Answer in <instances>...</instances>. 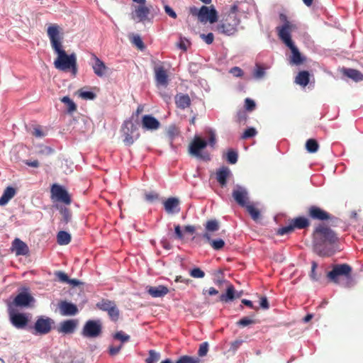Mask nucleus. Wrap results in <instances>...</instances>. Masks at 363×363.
Returning <instances> with one entry per match:
<instances>
[{"instance_id":"1","label":"nucleus","mask_w":363,"mask_h":363,"mask_svg":"<svg viewBox=\"0 0 363 363\" xmlns=\"http://www.w3.org/2000/svg\"><path fill=\"white\" fill-rule=\"evenodd\" d=\"M60 30V27L57 24H52L47 29L51 47L57 55V57L54 62L55 67L62 71L71 69L72 73L76 74L77 72L76 55L74 53L67 55L62 48L63 36Z\"/></svg>"},{"instance_id":"2","label":"nucleus","mask_w":363,"mask_h":363,"mask_svg":"<svg viewBox=\"0 0 363 363\" xmlns=\"http://www.w3.org/2000/svg\"><path fill=\"white\" fill-rule=\"evenodd\" d=\"M313 242L315 251L320 256H325L323 246L325 244H333L337 240L335 233L329 227L319 224L314 230L313 233Z\"/></svg>"},{"instance_id":"3","label":"nucleus","mask_w":363,"mask_h":363,"mask_svg":"<svg viewBox=\"0 0 363 363\" xmlns=\"http://www.w3.org/2000/svg\"><path fill=\"white\" fill-rule=\"evenodd\" d=\"M238 6L233 4L228 13L225 15L223 20L216 27L218 33L230 36L238 31L240 24V18L238 16Z\"/></svg>"},{"instance_id":"4","label":"nucleus","mask_w":363,"mask_h":363,"mask_svg":"<svg viewBox=\"0 0 363 363\" xmlns=\"http://www.w3.org/2000/svg\"><path fill=\"white\" fill-rule=\"evenodd\" d=\"M352 267L347 264H335L331 271L327 274L328 280L334 284H340V278L351 279Z\"/></svg>"},{"instance_id":"5","label":"nucleus","mask_w":363,"mask_h":363,"mask_svg":"<svg viewBox=\"0 0 363 363\" xmlns=\"http://www.w3.org/2000/svg\"><path fill=\"white\" fill-rule=\"evenodd\" d=\"M123 141L125 145L130 146L139 138L140 133L135 125L130 120L125 121L121 127Z\"/></svg>"},{"instance_id":"6","label":"nucleus","mask_w":363,"mask_h":363,"mask_svg":"<svg viewBox=\"0 0 363 363\" xmlns=\"http://www.w3.org/2000/svg\"><path fill=\"white\" fill-rule=\"evenodd\" d=\"M310 220L304 216H298L291 220L289 224L284 226L277 230V234L283 235L289 234L294 231L295 229H305L310 226Z\"/></svg>"},{"instance_id":"7","label":"nucleus","mask_w":363,"mask_h":363,"mask_svg":"<svg viewBox=\"0 0 363 363\" xmlns=\"http://www.w3.org/2000/svg\"><path fill=\"white\" fill-rule=\"evenodd\" d=\"M190 11L191 14L198 16L201 22L209 21L211 23H213L218 21V13L213 6H202L199 11L194 7L191 8Z\"/></svg>"},{"instance_id":"8","label":"nucleus","mask_w":363,"mask_h":363,"mask_svg":"<svg viewBox=\"0 0 363 363\" xmlns=\"http://www.w3.org/2000/svg\"><path fill=\"white\" fill-rule=\"evenodd\" d=\"M82 335L86 338H96L102 334V324L100 320H87L82 330Z\"/></svg>"},{"instance_id":"9","label":"nucleus","mask_w":363,"mask_h":363,"mask_svg":"<svg viewBox=\"0 0 363 363\" xmlns=\"http://www.w3.org/2000/svg\"><path fill=\"white\" fill-rule=\"evenodd\" d=\"M296 29V25H282L276 28L279 38L287 46L294 44L291 40V33Z\"/></svg>"},{"instance_id":"10","label":"nucleus","mask_w":363,"mask_h":363,"mask_svg":"<svg viewBox=\"0 0 363 363\" xmlns=\"http://www.w3.org/2000/svg\"><path fill=\"white\" fill-rule=\"evenodd\" d=\"M27 291L28 289H25V291L20 292L13 301L8 304V307L11 306L12 308H15V307H28L30 303L35 301V299Z\"/></svg>"},{"instance_id":"11","label":"nucleus","mask_w":363,"mask_h":363,"mask_svg":"<svg viewBox=\"0 0 363 363\" xmlns=\"http://www.w3.org/2000/svg\"><path fill=\"white\" fill-rule=\"evenodd\" d=\"M8 313L9 315L11 323L16 328H24L27 325L28 323V319L26 314L16 313L15 308H12L11 306L8 307Z\"/></svg>"},{"instance_id":"12","label":"nucleus","mask_w":363,"mask_h":363,"mask_svg":"<svg viewBox=\"0 0 363 363\" xmlns=\"http://www.w3.org/2000/svg\"><path fill=\"white\" fill-rule=\"evenodd\" d=\"M207 145L208 143L206 140H203L199 136H195L189 145V152L192 155H194L197 157H200L203 160H209L208 155L206 156H203L201 154V150L204 149Z\"/></svg>"},{"instance_id":"13","label":"nucleus","mask_w":363,"mask_h":363,"mask_svg":"<svg viewBox=\"0 0 363 363\" xmlns=\"http://www.w3.org/2000/svg\"><path fill=\"white\" fill-rule=\"evenodd\" d=\"M51 195L52 198H55L57 201L62 202L67 205L71 203L72 200L69 194L62 186L59 184H54L51 186L50 189Z\"/></svg>"},{"instance_id":"14","label":"nucleus","mask_w":363,"mask_h":363,"mask_svg":"<svg viewBox=\"0 0 363 363\" xmlns=\"http://www.w3.org/2000/svg\"><path fill=\"white\" fill-rule=\"evenodd\" d=\"M53 320L43 316L39 317L34 325V334L45 335L50 332Z\"/></svg>"},{"instance_id":"15","label":"nucleus","mask_w":363,"mask_h":363,"mask_svg":"<svg viewBox=\"0 0 363 363\" xmlns=\"http://www.w3.org/2000/svg\"><path fill=\"white\" fill-rule=\"evenodd\" d=\"M307 214L313 220L325 221L332 218V216L325 210L317 206H311L308 208Z\"/></svg>"},{"instance_id":"16","label":"nucleus","mask_w":363,"mask_h":363,"mask_svg":"<svg viewBox=\"0 0 363 363\" xmlns=\"http://www.w3.org/2000/svg\"><path fill=\"white\" fill-rule=\"evenodd\" d=\"M232 196L236 203L242 207H245L249 203L248 192L245 188L241 186H235L233 190Z\"/></svg>"},{"instance_id":"17","label":"nucleus","mask_w":363,"mask_h":363,"mask_svg":"<svg viewBox=\"0 0 363 363\" xmlns=\"http://www.w3.org/2000/svg\"><path fill=\"white\" fill-rule=\"evenodd\" d=\"M242 291H237L234 286L230 282L227 281L226 292L222 294L219 296V301L223 303H228L233 301L235 298H239L242 296Z\"/></svg>"},{"instance_id":"18","label":"nucleus","mask_w":363,"mask_h":363,"mask_svg":"<svg viewBox=\"0 0 363 363\" xmlns=\"http://www.w3.org/2000/svg\"><path fill=\"white\" fill-rule=\"evenodd\" d=\"M174 69L171 67V66L166 63L162 62L160 63V86H167L170 78L173 76Z\"/></svg>"},{"instance_id":"19","label":"nucleus","mask_w":363,"mask_h":363,"mask_svg":"<svg viewBox=\"0 0 363 363\" xmlns=\"http://www.w3.org/2000/svg\"><path fill=\"white\" fill-rule=\"evenodd\" d=\"M91 60L92 61L91 65L94 74L99 77H104L108 69L105 63L93 53L91 54Z\"/></svg>"},{"instance_id":"20","label":"nucleus","mask_w":363,"mask_h":363,"mask_svg":"<svg viewBox=\"0 0 363 363\" xmlns=\"http://www.w3.org/2000/svg\"><path fill=\"white\" fill-rule=\"evenodd\" d=\"M60 313L63 316H72L78 313L77 306L67 301H61L58 303Z\"/></svg>"},{"instance_id":"21","label":"nucleus","mask_w":363,"mask_h":363,"mask_svg":"<svg viewBox=\"0 0 363 363\" xmlns=\"http://www.w3.org/2000/svg\"><path fill=\"white\" fill-rule=\"evenodd\" d=\"M77 325V319L66 320L60 323L57 331L63 334H72L75 331Z\"/></svg>"},{"instance_id":"22","label":"nucleus","mask_w":363,"mask_h":363,"mask_svg":"<svg viewBox=\"0 0 363 363\" xmlns=\"http://www.w3.org/2000/svg\"><path fill=\"white\" fill-rule=\"evenodd\" d=\"M11 250L16 256L26 255L29 252V248L26 243L19 238H15L11 244Z\"/></svg>"},{"instance_id":"23","label":"nucleus","mask_w":363,"mask_h":363,"mask_svg":"<svg viewBox=\"0 0 363 363\" xmlns=\"http://www.w3.org/2000/svg\"><path fill=\"white\" fill-rule=\"evenodd\" d=\"M150 9L144 5H140L132 13V18L138 22H143L147 19Z\"/></svg>"},{"instance_id":"24","label":"nucleus","mask_w":363,"mask_h":363,"mask_svg":"<svg viewBox=\"0 0 363 363\" xmlns=\"http://www.w3.org/2000/svg\"><path fill=\"white\" fill-rule=\"evenodd\" d=\"M231 175V172L228 167L223 166L217 169L216 177L221 187L227 185V179Z\"/></svg>"},{"instance_id":"25","label":"nucleus","mask_w":363,"mask_h":363,"mask_svg":"<svg viewBox=\"0 0 363 363\" xmlns=\"http://www.w3.org/2000/svg\"><path fill=\"white\" fill-rule=\"evenodd\" d=\"M164 208L169 214H173L179 211V201L175 197H170L163 202Z\"/></svg>"},{"instance_id":"26","label":"nucleus","mask_w":363,"mask_h":363,"mask_svg":"<svg viewBox=\"0 0 363 363\" xmlns=\"http://www.w3.org/2000/svg\"><path fill=\"white\" fill-rule=\"evenodd\" d=\"M141 126L144 130H157L159 127V121L150 115L143 116Z\"/></svg>"},{"instance_id":"27","label":"nucleus","mask_w":363,"mask_h":363,"mask_svg":"<svg viewBox=\"0 0 363 363\" xmlns=\"http://www.w3.org/2000/svg\"><path fill=\"white\" fill-rule=\"evenodd\" d=\"M175 103L178 108L185 109L190 106L191 99L188 94H180L175 96Z\"/></svg>"},{"instance_id":"28","label":"nucleus","mask_w":363,"mask_h":363,"mask_svg":"<svg viewBox=\"0 0 363 363\" xmlns=\"http://www.w3.org/2000/svg\"><path fill=\"white\" fill-rule=\"evenodd\" d=\"M288 48L291 50L292 53L291 62L296 65H299L302 64L304 62L305 58L301 56L300 52L298 51V48L295 46V45L293 44L291 45V46L290 45Z\"/></svg>"},{"instance_id":"29","label":"nucleus","mask_w":363,"mask_h":363,"mask_svg":"<svg viewBox=\"0 0 363 363\" xmlns=\"http://www.w3.org/2000/svg\"><path fill=\"white\" fill-rule=\"evenodd\" d=\"M16 191L12 186L6 187L0 198V206L6 205L16 194Z\"/></svg>"},{"instance_id":"30","label":"nucleus","mask_w":363,"mask_h":363,"mask_svg":"<svg viewBox=\"0 0 363 363\" xmlns=\"http://www.w3.org/2000/svg\"><path fill=\"white\" fill-rule=\"evenodd\" d=\"M342 73L346 77L353 79L354 82L363 81V74L355 69H344Z\"/></svg>"},{"instance_id":"31","label":"nucleus","mask_w":363,"mask_h":363,"mask_svg":"<svg viewBox=\"0 0 363 363\" xmlns=\"http://www.w3.org/2000/svg\"><path fill=\"white\" fill-rule=\"evenodd\" d=\"M310 81V74L308 71H301L295 78V82L302 86H306Z\"/></svg>"},{"instance_id":"32","label":"nucleus","mask_w":363,"mask_h":363,"mask_svg":"<svg viewBox=\"0 0 363 363\" xmlns=\"http://www.w3.org/2000/svg\"><path fill=\"white\" fill-rule=\"evenodd\" d=\"M203 238L210 242L211 247L216 250L222 249L225 245V242L222 239L211 240L208 232L203 233Z\"/></svg>"},{"instance_id":"33","label":"nucleus","mask_w":363,"mask_h":363,"mask_svg":"<svg viewBox=\"0 0 363 363\" xmlns=\"http://www.w3.org/2000/svg\"><path fill=\"white\" fill-rule=\"evenodd\" d=\"M245 208H246L248 213L250 215L251 218L255 221H257L260 218V217H261L260 211L258 208L255 207V206L253 204L248 203L245 206Z\"/></svg>"},{"instance_id":"34","label":"nucleus","mask_w":363,"mask_h":363,"mask_svg":"<svg viewBox=\"0 0 363 363\" xmlns=\"http://www.w3.org/2000/svg\"><path fill=\"white\" fill-rule=\"evenodd\" d=\"M57 240L59 245H65L70 242L71 235L67 232L61 230L57 233Z\"/></svg>"},{"instance_id":"35","label":"nucleus","mask_w":363,"mask_h":363,"mask_svg":"<svg viewBox=\"0 0 363 363\" xmlns=\"http://www.w3.org/2000/svg\"><path fill=\"white\" fill-rule=\"evenodd\" d=\"M179 134V128L175 125H169L165 131V137L168 140L172 141Z\"/></svg>"},{"instance_id":"36","label":"nucleus","mask_w":363,"mask_h":363,"mask_svg":"<svg viewBox=\"0 0 363 363\" xmlns=\"http://www.w3.org/2000/svg\"><path fill=\"white\" fill-rule=\"evenodd\" d=\"M129 39L133 45L137 47L140 50H143L145 48V45L140 38V36L138 34H131L129 36Z\"/></svg>"},{"instance_id":"37","label":"nucleus","mask_w":363,"mask_h":363,"mask_svg":"<svg viewBox=\"0 0 363 363\" xmlns=\"http://www.w3.org/2000/svg\"><path fill=\"white\" fill-rule=\"evenodd\" d=\"M116 303L114 301L108 300V299H102L100 302L96 303V306L101 311H108L111 308L114 306Z\"/></svg>"},{"instance_id":"38","label":"nucleus","mask_w":363,"mask_h":363,"mask_svg":"<svg viewBox=\"0 0 363 363\" xmlns=\"http://www.w3.org/2000/svg\"><path fill=\"white\" fill-rule=\"evenodd\" d=\"M306 148L308 152H316L319 148L318 143L315 139H308L306 143Z\"/></svg>"},{"instance_id":"39","label":"nucleus","mask_w":363,"mask_h":363,"mask_svg":"<svg viewBox=\"0 0 363 363\" xmlns=\"http://www.w3.org/2000/svg\"><path fill=\"white\" fill-rule=\"evenodd\" d=\"M61 101L66 104L67 109L69 113H72L76 111L77 106L74 102L69 99V96L62 97Z\"/></svg>"},{"instance_id":"40","label":"nucleus","mask_w":363,"mask_h":363,"mask_svg":"<svg viewBox=\"0 0 363 363\" xmlns=\"http://www.w3.org/2000/svg\"><path fill=\"white\" fill-rule=\"evenodd\" d=\"M176 363H200L199 357L184 355L180 357Z\"/></svg>"},{"instance_id":"41","label":"nucleus","mask_w":363,"mask_h":363,"mask_svg":"<svg viewBox=\"0 0 363 363\" xmlns=\"http://www.w3.org/2000/svg\"><path fill=\"white\" fill-rule=\"evenodd\" d=\"M190 41L186 38L182 37L181 35H179V40L177 43L176 45L178 48L181 49L183 51H186L188 48L190 46Z\"/></svg>"},{"instance_id":"42","label":"nucleus","mask_w":363,"mask_h":363,"mask_svg":"<svg viewBox=\"0 0 363 363\" xmlns=\"http://www.w3.org/2000/svg\"><path fill=\"white\" fill-rule=\"evenodd\" d=\"M318 268V264L316 262L313 261L311 262V270L309 274L311 279L313 281H318L320 277V274H318L316 269Z\"/></svg>"},{"instance_id":"43","label":"nucleus","mask_w":363,"mask_h":363,"mask_svg":"<svg viewBox=\"0 0 363 363\" xmlns=\"http://www.w3.org/2000/svg\"><path fill=\"white\" fill-rule=\"evenodd\" d=\"M205 228L208 232H215L219 229V223L215 219L209 220L206 222Z\"/></svg>"},{"instance_id":"44","label":"nucleus","mask_w":363,"mask_h":363,"mask_svg":"<svg viewBox=\"0 0 363 363\" xmlns=\"http://www.w3.org/2000/svg\"><path fill=\"white\" fill-rule=\"evenodd\" d=\"M107 313L111 320L116 322L118 320L120 311L117 308L116 304L113 306Z\"/></svg>"},{"instance_id":"45","label":"nucleus","mask_w":363,"mask_h":363,"mask_svg":"<svg viewBox=\"0 0 363 363\" xmlns=\"http://www.w3.org/2000/svg\"><path fill=\"white\" fill-rule=\"evenodd\" d=\"M265 75L264 68L259 64L255 65V68L253 72V77L255 79H262Z\"/></svg>"},{"instance_id":"46","label":"nucleus","mask_w":363,"mask_h":363,"mask_svg":"<svg viewBox=\"0 0 363 363\" xmlns=\"http://www.w3.org/2000/svg\"><path fill=\"white\" fill-rule=\"evenodd\" d=\"M158 199V194L155 191H146L145 193V200L148 203H155Z\"/></svg>"},{"instance_id":"47","label":"nucleus","mask_w":363,"mask_h":363,"mask_svg":"<svg viewBox=\"0 0 363 363\" xmlns=\"http://www.w3.org/2000/svg\"><path fill=\"white\" fill-rule=\"evenodd\" d=\"M238 155L235 151L233 150H228L227 153L226 160L230 164H235L238 162Z\"/></svg>"},{"instance_id":"48","label":"nucleus","mask_w":363,"mask_h":363,"mask_svg":"<svg viewBox=\"0 0 363 363\" xmlns=\"http://www.w3.org/2000/svg\"><path fill=\"white\" fill-rule=\"evenodd\" d=\"M55 276L60 282L67 283L69 278L66 273L62 271H57L55 272Z\"/></svg>"},{"instance_id":"49","label":"nucleus","mask_w":363,"mask_h":363,"mask_svg":"<svg viewBox=\"0 0 363 363\" xmlns=\"http://www.w3.org/2000/svg\"><path fill=\"white\" fill-rule=\"evenodd\" d=\"M113 338L120 340L123 344L130 340V336L124 333L123 331H119L113 335Z\"/></svg>"},{"instance_id":"50","label":"nucleus","mask_w":363,"mask_h":363,"mask_svg":"<svg viewBox=\"0 0 363 363\" xmlns=\"http://www.w3.org/2000/svg\"><path fill=\"white\" fill-rule=\"evenodd\" d=\"M256 323V320H253L249 317H244L242 318H241L238 323L237 324L240 326H242V327H245V326H247L249 325H251V324H255Z\"/></svg>"},{"instance_id":"51","label":"nucleus","mask_w":363,"mask_h":363,"mask_svg":"<svg viewBox=\"0 0 363 363\" xmlns=\"http://www.w3.org/2000/svg\"><path fill=\"white\" fill-rule=\"evenodd\" d=\"M208 350V344L207 342L201 343L199 346L198 354L199 357H204L206 355Z\"/></svg>"},{"instance_id":"52","label":"nucleus","mask_w":363,"mask_h":363,"mask_svg":"<svg viewBox=\"0 0 363 363\" xmlns=\"http://www.w3.org/2000/svg\"><path fill=\"white\" fill-rule=\"evenodd\" d=\"M189 274L194 278H203L205 276V273L198 267L191 269Z\"/></svg>"},{"instance_id":"53","label":"nucleus","mask_w":363,"mask_h":363,"mask_svg":"<svg viewBox=\"0 0 363 363\" xmlns=\"http://www.w3.org/2000/svg\"><path fill=\"white\" fill-rule=\"evenodd\" d=\"M257 134V130L254 128H249L245 130L242 135V139H247L254 137Z\"/></svg>"},{"instance_id":"54","label":"nucleus","mask_w":363,"mask_h":363,"mask_svg":"<svg viewBox=\"0 0 363 363\" xmlns=\"http://www.w3.org/2000/svg\"><path fill=\"white\" fill-rule=\"evenodd\" d=\"M61 213L62 215L63 221L65 223H68L72 218V214L68 208H64L61 211Z\"/></svg>"},{"instance_id":"55","label":"nucleus","mask_w":363,"mask_h":363,"mask_svg":"<svg viewBox=\"0 0 363 363\" xmlns=\"http://www.w3.org/2000/svg\"><path fill=\"white\" fill-rule=\"evenodd\" d=\"M242 340H236L230 343L229 351L235 353L242 344Z\"/></svg>"},{"instance_id":"56","label":"nucleus","mask_w":363,"mask_h":363,"mask_svg":"<svg viewBox=\"0 0 363 363\" xmlns=\"http://www.w3.org/2000/svg\"><path fill=\"white\" fill-rule=\"evenodd\" d=\"M229 72L232 74L234 77H242L244 74V72L241 68L239 67H232Z\"/></svg>"},{"instance_id":"57","label":"nucleus","mask_w":363,"mask_h":363,"mask_svg":"<svg viewBox=\"0 0 363 363\" xmlns=\"http://www.w3.org/2000/svg\"><path fill=\"white\" fill-rule=\"evenodd\" d=\"M79 96L84 99L93 100L96 97V94L92 91H81Z\"/></svg>"},{"instance_id":"58","label":"nucleus","mask_w":363,"mask_h":363,"mask_svg":"<svg viewBox=\"0 0 363 363\" xmlns=\"http://www.w3.org/2000/svg\"><path fill=\"white\" fill-rule=\"evenodd\" d=\"M157 361V354L154 350H150L149 357L145 359L146 363H156Z\"/></svg>"},{"instance_id":"59","label":"nucleus","mask_w":363,"mask_h":363,"mask_svg":"<svg viewBox=\"0 0 363 363\" xmlns=\"http://www.w3.org/2000/svg\"><path fill=\"white\" fill-rule=\"evenodd\" d=\"M245 107L246 110L252 111L255 108V103L252 99L247 98L245 101Z\"/></svg>"},{"instance_id":"60","label":"nucleus","mask_w":363,"mask_h":363,"mask_svg":"<svg viewBox=\"0 0 363 363\" xmlns=\"http://www.w3.org/2000/svg\"><path fill=\"white\" fill-rule=\"evenodd\" d=\"M208 144L211 147H214L216 143V134L213 130H210L208 132Z\"/></svg>"},{"instance_id":"61","label":"nucleus","mask_w":363,"mask_h":363,"mask_svg":"<svg viewBox=\"0 0 363 363\" xmlns=\"http://www.w3.org/2000/svg\"><path fill=\"white\" fill-rule=\"evenodd\" d=\"M122 347H123L122 343L118 346L111 345L109 347V350H108L110 355L114 356V355L118 354L119 353V352L121 351Z\"/></svg>"},{"instance_id":"62","label":"nucleus","mask_w":363,"mask_h":363,"mask_svg":"<svg viewBox=\"0 0 363 363\" xmlns=\"http://www.w3.org/2000/svg\"><path fill=\"white\" fill-rule=\"evenodd\" d=\"M201 38L207 43L208 45L211 44L214 40V35L212 33H209L208 34H201Z\"/></svg>"},{"instance_id":"63","label":"nucleus","mask_w":363,"mask_h":363,"mask_svg":"<svg viewBox=\"0 0 363 363\" xmlns=\"http://www.w3.org/2000/svg\"><path fill=\"white\" fill-rule=\"evenodd\" d=\"M165 13L172 18H176L177 17L176 12L168 5H164V6Z\"/></svg>"},{"instance_id":"64","label":"nucleus","mask_w":363,"mask_h":363,"mask_svg":"<svg viewBox=\"0 0 363 363\" xmlns=\"http://www.w3.org/2000/svg\"><path fill=\"white\" fill-rule=\"evenodd\" d=\"M259 305L262 308L265 310L269 308V304L266 296H262L260 298Z\"/></svg>"}]
</instances>
